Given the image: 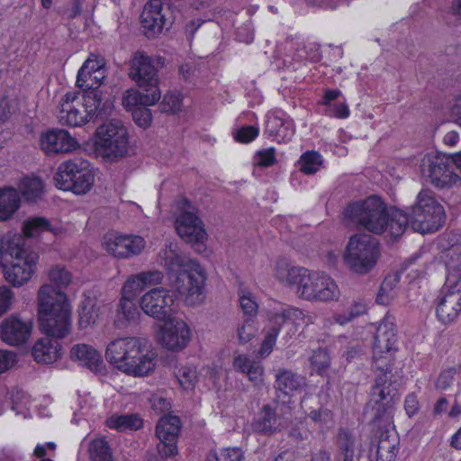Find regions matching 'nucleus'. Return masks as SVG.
Returning <instances> with one entry per match:
<instances>
[{"instance_id": "obj_1", "label": "nucleus", "mask_w": 461, "mask_h": 461, "mask_svg": "<svg viewBox=\"0 0 461 461\" xmlns=\"http://www.w3.org/2000/svg\"><path fill=\"white\" fill-rule=\"evenodd\" d=\"M105 77L104 60L91 54L77 71L80 91H68L60 99L58 117L62 125L80 127L111 114L113 101L101 89Z\"/></svg>"}, {"instance_id": "obj_2", "label": "nucleus", "mask_w": 461, "mask_h": 461, "mask_svg": "<svg viewBox=\"0 0 461 461\" xmlns=\"http://www.w3.org/2000/svg\"><path fill=\"white\" fill-rule=\"evenodd\" d=\"M168 271L175 290L156 287L144 294L140 300L141 310L161 321L173 317L179 299L187 305L202 302L206 280L204 271L197 261L185 260L178 256L171 259Z\"/></svg>"}, {"instance_id": "obj_3", "label": "nucleus", "mask_w": 461, "mask_h": 461, "mask_svg": "<svg viewBox=\"0 0 461 461\" xmlns=\"http://www.w3.org/2000/svg\"><path fill=\"white\" fill-rule=\"evenodd\" d=\"M397 328L388 316H385L376 328L373 343V364L378 375L370 392L368 405L374 411L371 420L373 432H391L395 429L389 410L393 406L397 389L393 386L387 375L393 370L394 353L397 348Z\"/></svg>"}, {"instance_id": "obj_4", "label": "nucleus", "mask_w": 461, "mask_h": 461, "mask_svg": "<svg viewBox=\"0 0 461 461\" xmlns=\"http://www.w3.org/2000/svg\"><path fill=\"white\" fill-rule=\"evenodd\" d=\"M49 278L53 285H43L38 293L40 330L56 337H66L71 329V305L62 291L71 282V274L60 266L51 267Z\"/></svg>"}, {"instance_id": "obj_5", "label": "nucleus", "mask_w": 461, "mask_h": 461, "mask_svg": "<svg viewBox=\"0 0 461 461\" xmlns=\"http://www.w3.org/2000/svg\"><path fill=\"white\" fill-rule=\"evenodd\" d=\"M393 232L402 236L408 225L420 233L438 231L446 221L444 207L429 190L422 189L417 195L415 203L405 210H395L393 213Z\"/></svg>"}, {"instance_id": "obj_6", "label": "nucleus", "mask_w": 461, "mask_h": 461, "mask_svg": "<svg viewBox=\"0 0 461 461\" xmlns=\"http://www.w3.org/2000/svg\"><path fill=\"white\" fill-rule=\"evenodd\" d=\"M276 277L284 284L296 286L298 296L311 302H330L339 298L340 291L329 275L321 271H310L305 267H283L276 265Z\"/></svg>"}, {"instance_id": "obj_7", "label": "nucleus", "mask_w": 461, "mask_h": 461, "mask_svg": "<svg viewBox=\"0 0 461 461\" xmlns=\"http://www.w3.org/2000/svg\"><path fill=\"white\" fill-rule=\"evenodd\" d=\"M107 360L123 373L133 376H144L155 368L153 354L146 349L143 339L135 337L120 338L106 348Z\"/></svg>"}, {"instance_id": "obj_8", "label": "nucleus", "mask_w": 461, "mask_h": 461, "mask_svg": "<svg viewBox=\"0 0 461 461\" xmlns=\"http://www.w3.org/2000/svg\"><path fill=\"white\" fill-rule=\"evenodd\" d=\"M398 208L388 210L384 202L377 195L368 196L362 201L349 203L343 211L345 220L355 223L374 234H382L388 230L394 241L400 236L393 232V213Z\"/></svg>"}, {"instance_id": "obj_9", "label": "nucleus", "mask_w": 461, "mask_h": 461, "mask_svg": "<svg viewBox=\"0 0 461 461\" xmlns=\"http://www.w3.org/2000/svg\"><path fill=\"white\" fill-rule=\"evenodd\" d=\"M450 117L461 127V94L454 98L449 111ZM461 171V151L452 157L442 153H428L420 161V170L422 177L436 187L451 186L459 180L454 172L453 165Z\"/></svg>"}, {"instance_id": "obj_10", "label": "nucleus", "mask_w": 461, "mask_h": 461, "mask_svg": "<svg viewBox=\"0 0 461 461\" xmlns=\"http://www.w3.org/2000/svg\"><path fill=\"white\" fill-rule=\"evenodd\" d=\"M38 255L11 236L0 238V264L5 280L15 287L28 282L36 269Z\"/></svg>"}, {"instance_id": "obj_11", "label": "nucleus", "mask_w": 461, "mask_h": 461, "mask_svg": "<svg viewBox=\"0 0 461 461\" xmlns=\"http://www.w3.org/2000/svg\"><path fill=\"white\" fill-rule=\"evenodd\" d=\"M94 145L104 158L113 161L128 153L129 133L121 121L113 120L97 127Z\"/></svg>"}, {"instance_id": "obj_12", "label": "nucleus", "mask_w": 461, "mask_h": 461, "mask_svg": "<svg viewBox=\"0 0 461 461\" xmlns=\"http://www.w3.org/2000/svg\"><path fill=\"white\" fill-rule=\"evenodd\" d=\"M54 179L59 189L84 194L92 188L95 176L88 160L75 158L59 165Z\"/></svg>"}, {"instance_id": "obj_13", "label": "nucleus", "mask_w": 461, "mask_h": 461, "mask_svg": "<svg viewBox=\"0 0 461 461\" xmlns=\"http://www.w3.org/2000/svg\"><path fill=\"white\" fill-rule=\"evenodd\" d=\"M447 272L446 283L436 300V317L444 325L454 323L461 313V273L449 266Z\"/></svg>"}, {"instance_id": "obj_14", "label": "nucleus", "mask_w": 461, "mask_h": 461, "mask_svg": "<svg viewBox=\"0 0 461 461\" xmlns=\"http://www.w3.org/2000/svg\"><path fill=\"white\" fill-rule=\"evenodd\" d=\"M379 255L375 239L368 234H355L348 240L344 259L353 271L366 274L375 266Z\"/></svg>"}, {"instance_id": "obj_15", "label": "nucleus", "mask_w": 461, "mask_h": 461, "mask_svg": "<svg viewBox=\"0 0 461 461\" xmlns=\"http://www.w3.org/2000/svg\"><path fill=\"white\" fill-rule=\"evenodd\" d=\"M305 317L303 310L294 306L282 308L280 311H268L267 319L269 328L261 343L258 355L266 357L272 353L280 331L286 322L300 326L304 323Z\"/></svg>"}, {"instance_id": "obj_16", "label": "nucleus", "mask_w": 461, "mask_h": 461, "mask_svg": "<svg viewBox=\"0 0 461 461\" xmlns=\"http://www.w3.org/2000/svg\"><path fill=\"white\" fill-rule=\"evenodd\" d=\"M146 246L145 240L140 235L121 234L106 235L104 249L118 258H129L141 253Z\"/></svg>"}, {"instance_id": "obj_17", "label": "nucleus", "mask_w": 461, "mask_h": 461, "mask_svg": "<svg viewBox=\"0 0 461 461\" xmlns=\"http://www.w3.org/2000/svg\"><path fill=\"white\" fill-rule=\"evenodd\" d=\"M177 234L186 243L193 246H203L207 233L201 218L193 212H183L176 219L175 222Z\"/></svg>"}, {"instance_id": "obj_18", "label": "nucleus", "mask_w": 461, "mask_h": 461, "mask_svg": "<svg viewBox=\"0 0 461 461\" xmlns=\"http://www.w3.org/2000/svg\"><path fill=\"white\" fill-rule=\"evenodd\" d=\"M164 322L160 339L162 346L172 351H178L185 348L191 337L188 325L184 321L172 317Z\"/></svg>"}, {"instance_id": "obj_19", "label": "nucleus", "mask_w": 461, "mask_h": 461, "mask_svg": "<svg viewBox=\"0 0 461 461\" xmlns=\"http://www.w3.org/2000/svg\"><path fill=\"white\" fill-rule=\"evenodd\" d=\"M131 77L140 88H148L152 91L158 87V70L150 57L140 54L135 57L131 69Z\"/></svg>"}, {"instance_id": "obj_20", "label": "nucleus", "mask_w": 461, "mask_h": 461, "mask_svg": "<svg viewBox=\"0 0 461 461\" xmlns=\"http://www.w3.org/2000/svg\"><path fill=\"white\" fill-rule=\"evenodd\" d=\"M32 330L31 321H24L16 316H9L0 325L1 338L11 346L24 344L30 338Z\"/></svg>"}, {"instance_id": "obj_21", "label": "nucleus", "mask_w": 461, "mask_h": 461, "mask_svg": "<svg viewBox=\"0 0 461 461\" xmlns=\"http://www.w3.org/2000/svg\"><path fill=\"white\" fill-rule=\"evenodd\" d=\"M41 146L46 154L71 152L78 147L77 140L66 130L53 129L41 137Z\"/></svg>"}, {"instance_id": "obj_22", "label": "nucleus", "mask_w": 461, "mask_h": 461, "mask_svg": "<svg viewBox=\"0 0 461 461\" xmlns=\"http://www.w3.org/2000/svg\"><path fill=\"white\" fill-rule=\"evenodd\" d=\"M140 23L148 37L160 33L165 27L171 24L166 19L161 0H149L145 5Z\"/></svg>"}, {"instance_id": "obj_23", "label": "nucleus", "mask_w": 461, "mask_h": 461, "mask_svg": "<svg viewBox=\"0 0 461 461\" xmlns=\"http://www.w3.org/2000/svg\"><path fill=\"white\" fill-rule=\"evenodd\" d=\"M41 332L43 333L42 330ZM46 335V338L38 339L32 349V355L37 363L51 364L61 356L62 347L57 339H63L64 337L51 336L47 333Z\"/></svg>"}, {"instance_id": "obj_24", "label": "nucleus", "mask_w": 461, "mask_h": 461, "mask_svg": "<svg viewBox=\"0 0 461 461\" xmlns=\"http://www.w3.org/2000/svg\"><path fill=\"white\" fill-rule=\"evenodd\" d=\"M265 132L272 140L278 143H286L294 137L295 128L290 118L272 114L267 117Z\"/></svg>"}, {"instance_id": "obj_25", "label": "nucleus", "mask_w": 461, "mask_h": 461, "mask_svg": "<svg viewBox=\"0 0 461 461\" xmlns=\"http://www.w3.org/2000/svg\"><path fill=\"white\" fill-rule=\"evenodd\" d=\"M70 357L93 372L97 373L102 369L103 357L90 345L84 343L74 345L70 350Z\"/></svg>"}, {"instance_id": "obj_26", "label": "nucleus", "mask_w": 461, "mask_h": 461, "mask_svg": "<svg viewBox=\"0 0 461 461\" xmlns=\"http://www.w3.org/2000/svg\"><path fill=\"white\" fill-rule=\"evenodd\" d=\"M282 418L270 404H265L255 415L252 421L253 432H277Z\"/></svg>"}, {"instance_id": "obj_27", "label": "nucleus", "mask_w": 461, "mask_h": 461, "mask_svg": "<svg viewBox=\"0 0 461 461\" xmlns=\"http://www.w3.org/2000/svg\"><path fill=\"white\" fill-rule=\"evenodd\" d=\"M163 277L162 272L158 270L144 271L131 276L127 278L122 286V293L131 294L132 296H135L138 292L141 291L147 285L160 284Z\"/></svg>"}, {"instance_id": "obj_28", "label": "nucleus", "mask_w": 461, "mask_h": 461, "mask_svg": "<svg viewBox=\"0 0 461 461\" xmlns=\"http://www.w3.org/2000/svg\"><path fill=\"white\" fill-rule=\"evenodd\" d=\"M161 97L159 88H153L148 91V88L140 90H128L123 95L122 104L125 107L132 108L140 106H150L155 104Z\"/></svg>"}, {"instance_id": "obj_29", "label": "nucleus", "mask_w": 461, "mask_h": 461, "mask_svg": "<svg viewBox=\"0 0 461 461\" xmlns=\"http://www.w3.org/2000/svg\"><path fill=\"white\" fill-rule=\"evenodd\" d=\"M105 426L117 432L123 430L136 431L143 427V419L138 413H114L105 420Z\"/></svg>"}, {"instance_id": "obj_30", "label": "nucleus", "mask_w": 461, "mask_h": 461, "mask_svg": "<svg viewBox=\"0 0 461 461\" xmlns=\"http://www.w3.org/2000/svg\"><path fill=\"white\" fill-rule=\"evenodd\" d=\"M21 205L18 191L13 186L0 188V221H5L13 217Z\"/></svg>"}, {"instance_id": "obj_31", "label": "nucleus", "mask_w": 461, "mask_h": 461, "mask_svg": "<svg viewBox=\"0 0 461 461\" xmlns=\"http://www.w3.org/2000/svg\"><path fill=\"white\" fill-rule=\"evenodd\" d=\"M304 384V377L290 370H280L276 375V389L285 395H293L300 392Z\"/></svg>"}, {"instance_id": "obj_32", "label": "nucleus", "mask_w": 461, "mask_h": 461, "mask_svg": "<svg viewBox=\"0 0 461 461\" xmlns=\"http://www.w3.org/2000/svg\"><path fill=\"white\" fill-rule=\"evenodd\" d=\"M233 366L235 370L246 373L249 379L255 384H259L263 380L264 367L260 361L251 360L244 355H238L234 357Z\"/></svg>"}, {"instance_id": "obj_33", "label": "nucleus", "mask_w": 461, "mask_h": 461, "mask_svg": "<svg viewBox=\"0 0 461 461\" xmlns=\"http://www.w3.org/2000/svg\"><path fill=\"white\" fill-rule=\"evenodd\" d=\"M399 444V434H380L376 450V461H395Z\"/></svg>"}, {"instance_id": "obj_34", "label": "nucleus", "mask_w": 461, "mask_h": 461, "mask_svg": "<svg viewBox=\"0 0 461 461\" xmlns=\"http://www.w3.org/2000/svg\"><path fill=\"white\" fill-rule=\"evenodd\" d=\"M44 185L39 176H25L21 183L23 198L29 202H37L43 194Z\"/></svg>"}, {"instance_id": "obj_35", "label": "nucleus", "mask_w": 461, "mask_h": 461, "mask_svg": "<svg viewBox=\"0 0 461 461\" xmlns=\"http://www.w3.org/2000/svg\"><path fill=\"white\" fill-rule=\"evenodd\" d=\"M22 230L26 238H32L44 231H53V228L47 218L36 216L24 221Z\"/></svg>"}, {"instance_id": "obj_36", "label": "nucleus", "mask_w": 461, "mask_h": 461, "mask_svg": "<svg viewBox=\"0 0 461 461\" xmlns=\"http://www.w3.org/2000/svg\"><path fill=\"white\" fill-rule=\"evenodd\" d=\"M298 163L304 175H314L321 169L323 158L318 151L307 150L301 155Z\"/></svg>"}, {"instance_id": "obj_37", "label": "nucleus", "mask_w": 461, "mask_h": 461, "mask_svg": "<svg viewBox=\"0 0 461 461\" xmlns=\"http://www.w3.org/2000/svg\"><path fill=\"white\" fill-rule=\"evenodd\" d=\"M79 315V325L82 328H86L91 324L95 323L99 317V307L96 306L95 303L90 297L86 298L78 310Z\"/></svg>"}, {"instance_id": "obj_38", "label": "nucleus", "mask_w": 461, "mask_h": 461, "mask_svg": "<svg viewBox=\"0 0 461 461\" xmlns=\"http://www.w3.org/2000/svg\"><path fill=\"white\" fill-rule=\"evenodd\" d=\"M312 370L319 375H325L330 367L331 358L327 348H319L312 351L310 357Z\"/></svg>"}, {"instance_id": "obj_39", "label": "nucleus", "mask_w": 461, "mask_h": 461, "mask_svg": "<svg viewBox=\"0 0 461 461\" xmlns=\"http://www.w3.org/2000/svg\"><path fill=\"white\" fill-rule=\"evenodd\" d=\"M89 455L91 461H113L111 447L105 437L91 441Z\"/></svg>"}, {"instance_id": "obj_40", "label": "nucleus", "mask_w": 461, "mask_h": 461, "mask_svg": "<svg viewBox=\"0 0 461 461\" xmlns=\"http://www.w3.org/2000/svg\"><path fill=\"white\" fill-rule=\"evenodd\" d=\"M238 294L240 298V305L244 313V317L256 319L258 311V304L254 295L249 289L242 285L239 288Z\"/></svg>"}, {"instance_id": "obj_41", "label": "nucleus", "mask_w": 461, "mask_h": 461, "mask_svg": "<svg viewBox=\"0 0 461 461\" xmlns=\"http://www.w3.org/2000/svg\"><path fill=\"white\" fill-rule=\"evenodd\" d=\"M367 306L363 300L354 302L350 308L345 312H335L333 320L339 325H346L357 317L366 313Z\"/></svg>"}, {"instance_id": "obj_42", "label": "nucleus", "mask_w": 461, "mask_h": 461, "mask_svg": "<svg viewBox=\"0 0 461 461\" xmlns=\"http://www.w3.org/2000/svg\"><path fill=\"white\" fill-rule=\"evenodd\" d=\"M159 439L157 448L161 456H173L177 454V437L179 434H155Z\"/></svg>"}, {"instance_id": "obj_43", "label": "nucleus", "mask_w": 461, "mask_h": 461, "mask_svg": "<svg viewBox=\"0 0 461 461\" xmlns=\"http://www.w3.org/2000/svg\"><path fill=\"white\" fill-rule=\"evenodd\" d=\"M399 283L398 276H387L382 282L377 296L376 303L386 305L393 297V289Z\"/></svg>"}, {"instance_id": "obj_44", "label": "nucleus", "mask_w": 461, "mask_h": 461, "mask_svg": "<svg viewBox=\"0 0 461 461\" xmlns=\"http://www.w3.org/2000/svg\"><path fill=\"white\" fill-rule=\"evenodd\" d=\"M183 104L182 95L178 92H167L160 104V109L163 113L176 114L180 112Z\"/></svg>"}, {"instance_id": "obj_45", "label": "nucleus", "mask_w": 461, "mask_h": 461, "mask_svg": "<svg viewBox=\"0 0 461 461\" xmlns=\"http://www.w3.org/2000/svg\"><path fill=\"white\" fill-rule=\"evenodd\" d=\"M181 419L177 415L167 413L158 420L155 432H181Z\"/></svg>"}, {"instance_id": "obj_46", "label": "nucleus", "mask_w": 461, "mask_h": 461, "mask_svg": "<svg viewBox=\"0 0 461 461\" xmlns=\"http://www.w3.org/2000/svg\"><path fill=\"white\" fill-rule=\"evenodd\" d=\"M123 293L117 309L118 319L122 316L126 321H133L138 313L135 303Z\"/></svg>"}, {"instance_id": "obj_47", "label": "nucleus", "mask_w": 461, "mask_h": 461, "mask_svg": "<svg viewBox=\"0 0 461 461\" xmlns=\"http://www.w3.org/2000/svg\"><path fill=\"white\" fill-rule=\"evenodd\" d=\"M323 114L330 118L345 120L349 117L350 110L347 102H335L324 107Z\"/></svg>"}, {"instance_id": "obj_48", "label": "nucleus", "mask_w": 461, "mask_h": 461, "mask_svg": "<svg viewBox=\"0 0 461 461\" xmlns=\"http://www.w3.org/2000/svg\"><path fill=\"white\" fill-rule=\"evenodd\" d=\"M258 330L256 319L244 318L243 323L238 328V337L240 343L250 341Z\"/></svg>"}, {"instance_id": "obj_49", "label": "nucleus", "mask_w": 461, "mask_h": 461, "mask_svg": "<svg viewBox=\"0 0 461 461\" xmlns=\"http://www.w3.org/2000/svg\"><path fill=\"white\" fill-rule=\"evenodd\" d=\"M456 374V371L455 367L442 370L435 382L436 389L439 391L448 390L455 381Z\"/></svg>"}, {"instance_id": "obj_50", "label": "nucleus", "mask_w": 461, "mask_h": 461, "mask_svg": "<svg viewBox=\"0 0 461 461\" xmlns=\"http://www.w3.org/2000/svg\"><path fill=\"white\" fill-rule=\"evenodd\" d=\"M176 375L183 389L189 390L194 387L196 375L192 368L183 366L178 369Z\"/></svg>"}, {"instance_id": "obj_51", "label": "nucleus", "mask_w": 461, "mask_h": 461, "mask_svg": "<svg viewBox=\"0 0 461 461\" xmlns=\"http://www.w3.org/2000/svg\"><path fill=\"white\" fill-rule=\"evenodd\" d=\"M132 118L138 126L145 129L151 124L152 113L148 106L136 107L132 110Z\"/></svg>"}, {"instance_id": "obj_52", "label": "nucleus", "mask_w": 461, "mask_h": 461, "mask_svg": "<svg viewBox=\"0 0 461 461\" xmlns=\"http://www.w3.org/2000/svg\"><path fill=\"white\" fill-rule=\"evenodd\" d=\"M259 134L258 127L253 125H245L237 130L234 138L240 143H249L253 141Z\"/></svg>"}, {"instance_id": "obj_53", "label": "nucleus", "mask_w": 461, "mask_h": 461, "mask_svg": "<svg viewBox=\"0 0 461 461\" xmlns=\"http://www.w3.org/2000/svg\"><path fill=\"white\" fill-rule=\"evenodd\" d=\"M337 444L340 453L353 454L357 443L356 434H339Z\"/></svg>"}, {"instance_id": "obj_54", "label": "nucleus", "mask_w": 461, "mask_h": 461, "mask_svg": "<svg viewBox=\"0 0 461 461\" xmlns=\"http://www.w3.org/2000/svg\"><path fill=\"white\" fill-rule=\"evenodd\" d=\"M256 165L260 167H269L276 163L275 148H268L257 152Z\"/></svg>"}, {"instance_id": "obj_55", "label": "nucleus", "mask_w": 461, "mask_h": 461, "mask_svg": "<svg viewBox=\"0 0 461 461\" xmlns=\"http://www.w3.org/2000/svg\"><path fill=\"white\" fill-rule=\"evenodd\" d=\"M17 362V355L9 350L0 349V374L5 373Z\"/></svg>"}, {"instance_id": "obj_56", "label": "nucleus", "mask_w": 461, "mask_h": 461, "mask_svg": "<svg viewBox=\"0 0 461 461\" xmlns=\"http://www.w3.org/2000/svg\"><path fill=\"white\" fill-rule=\"evenodd\" d=\"M13 299V291L5 285L0 286V317L9 310Z\"/></svg>"}, {"instance_id": "obj_57", "label": "nucleus", "mask_w": 461, "mask_h": 461, "mask_svg": "<svg viewBox=\"0 0 461 461\" xmlns=\"http://www.w3.org/2000/svg\"><path fill=\"white\" fill-rule=\"evenodd\" d=\"M404 410L409 417H413L420 411V402L415 393H410L406 395L404 401Z\"/></svg>"}, {"instance_id": "obj_58", "label": "nucleus", "mask_w": 461, "mask_h": 461, "mask_svg": "<svg viewBox=\"0 0 461 461\" xmlns=\"http://www.w3.org/2000/svg\"><path fill=\"white\" fill-rule=\"evenodd\" d=\"M309 418L317 423L328 424L333 420V413L331 411L324 408L313 410L310 412Z\"/></svg>"}, {"instance_id": "obj_59", "label": "nucleus", "mask_w": 461, "mask_h": 461, "mask_svg": "<svg viewBox=\"0 0 461 461\" xmlns=\"http://www.w3.org/2000/svg\"><path fill=\"white\" fill-rule=\"evenodd\" d=\"M342 92L339 88H326L323 91V95L321 99L318 102L321 106H328L332 103H335L340 95Z\"/></svg>"}, {"instance_id": "obj_60", "label": "nucleus", "mask_w": 461, "mask_h": 461, "mask_svg": "<svg viewBox=\"0 0 461 461\" xmlns=\"http://www.w3.org/2000/svg\"><path fill=\"white\" fill-rule=\"evenodd\" d=\"M11 116V104L6 95L0 97V122H5Z\"/></svg>"}, {"instance_id": "obj_61", "label": "nucleus", "mask_w": 461, "mask_h": 461, "mask_svg": "<svg viewBox=\"0 0 461 461\" xmlns=\"http://www.w3.org/2000/svg\"><path fill=\"white\" fill-rule=\"evenodd\" d=\"M447 405H448V401L445 396L438 398L433 406V410H432L433 415L440 416L443 413L447 414V412L448 411Z\"/></svg>"}, {"instance_id": "obj_62", "label": "nucleus", "mask_w": 461, "mask_h": 461, "mask_svg": "<svg viewBox=\"0 0 461 461\" xmlns=\"http://www.w3.org/2000/svg\"><path fill=\"white\" fill-rule=\"evenodd\" d=\"M225 461H242L244 454L240 447L227 448L224 456Z\"/></svg>"}, {"instance_id": "obj_63", "label": "nucleus", "mask_w": 461, "mask_h": 461, "mask_svg": "<svg viewBox=\"0 0 461 461\" xmlns=\"http://www.w3.org/2000/svg\"><path fill=\"white\" fill-rule=\"evenodd\" d=\"M447 416L453 421H458L461 418V403L456 400L447 412Z\"/></svg>"}, {"instance_id": "obj_64", "label": "nucleus", "mask_w": 461, "mask_h": 461, "mask_svg": "<svg viewBox=\"0 0 461 461\" xmlns=\"http://www.w3.org/2000/svg\"><path fill=\"white\" fill-rule=\"evenodd\" d=\"M459 140V134L456 131H450L443 138V142L448 147H454L456 145Z\"/></svg>"}]
</instances>
